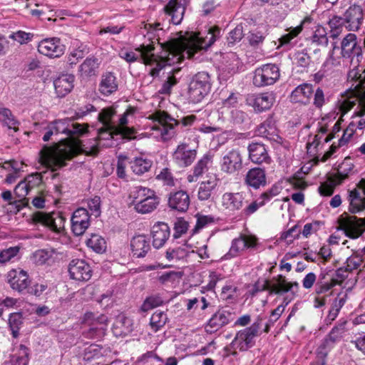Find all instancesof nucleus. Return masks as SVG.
Segmentation results:
<instances>
[{
  "label": "nucleus",
  "mask_w": 365,
  "mask_h": 365,
  "mask_svg": "<svg viewBox=\"0 0 365 365\" xmlns=\"http://www.w3.org/2000/svg\"><path fill=\"white\" fill-rule=\"evenodd\" d=\"M144 29L146 31L145 36L151 40V43L143 44L136 48L138 55L133 51L123 49L119 56L129 63L137 61L140 56L144 64L153 66L149 71L153 77L157 76L163 67L180 63L185 55L190 58L196 52L207 49L216 39L212 31H210L205 38L200 36L199 33L186 32L185 35L180 34L177 38L161 43L162 50L159 55L155 56L153 53L154 43H160V35L163 34V29L160 23L153 22L145 24Z\"/></svg>",
  "instance_id": "1"
},
{
  "label": "nucleus",
  "mask_w": 365,
  "mask_h": 365,
  "mask_svg": "<svg viewBox=\"0 0 365 365\" xmlns=\"http://www.w3.org/2000/svg\"><path fill=\"white\" fill-rule=\"evenodd\" d=\"M113 134H119L115 130V126L103 125L98 129V137L92 145L83 144L77 139L69 138L53 147L45 146L40 152V161L52 170H56L66 165V160L81 151L86 155H96L99 146L110 145L103 141L111 140Z\"/></svg>",
  "instance_id": "2"
},
{
  "label": "nucleus",
  "mask_w": 365,
  "mask_h": 365,
  "mask_svg": "<svg viewBox=\"0 0 365 365\" xmlns=\"http://www.w3.org/2000/svg\"><path fill=\"white\" fill-rule=\"evenodd\" d=\"M129 203L140 214H148L154 211L160 204L155 192L146 187L136 186L130 189Z\"/></svg>",
  "instance_id": "3"
},
{
  "label": "nucleus",
  "mask_w": 365,
  "mask_h": 365,
  "mask_svg": "<svg viewBox=\"0 0 365 365\" xmlns=\"http://www.w3.org/2000/svg\"><path fill=\"white\" fill-rule=\"evenodd\" d=\"M362 102H365V71L337 101L336 107L341 113V118L356 104L359 107Z\"/></svg>",
  "instance_id": "4"
},
{
  "label": "nucleus",
  "mask_w": 365,
  "mask_h": 365,
  "mask_svg": "<svg viewBox=\"0 0 365 365\" xmlns=\"http://www.w3.org/2000/svg\"><path fill=\"white\" fill-rule=\"evenodd\" d=\"M148 119L153 120L150 134L155 138L162 140H168L175 135V126L178 125L177 121L168 115L165 112L158 110L150 115Z\"/></svg>",
  "instance_id": "5"
},
{
  "label": "nucleus",
  "mask_w": 365,
  "mask_h": 365,
  "mask_svg": "<svg viewBox=\"0 0 365 365\" xmlns=\"http://www.w3.org/2000/svg\"><path fill=\"white\" fill-rule=\"evenodd\" d=\"M262 322V319L258 317L250 327L237 331L232 342V346L242 351L252 347L255 343V339L259 334Z\"/></svg>",
  "instance_id": "6"
},
{
  "label": "nucleus",
  "mask_w": 365,
  "mask_h": 365,
  "mask_svg": "<svg viewBox=\"0 0 365 365\" xmlns=\"http://www.w3.org/2000/svg\"><path fill=\"white\" fill-rule=\"evenodd\" d=\"M211 88L210 76L207 72H199L190 83L188 98L194 103L200 102Z\"/></svg>",
  "instance_id": "7"
},
{
  "label": "nucleus",
  "mask_w": 365,
  "mask_h": 365,
  "mask_svg": "<svg viewBox=\"0 0 365 365\" xmlns=\"http://www.w3.org/2000/svg\"><path fill=\"white\" fill-rule=\"evenodd\" d=\"M339 229L350 239H357L365 232V218L353 215H341L339 220Z\"/></svg>",
  "instance_id": "8"
},
{
  "label": "nucleus",
  "mask_w": 365,
  "mask_h": 365,
  "mask_svg": "<svg viewBox=\"0 0 365 365\" xmlns=\"http://www.w3.org/2000/svg\"><path fill=\"white\" fill-rule=\"evenodd\" d=\"M31 221L35 225H41L57 233L64 230L65 218L60 212H36L32 215Z\"/></svg>",
  "instance_id": "9"
},
{
  "label": "nucleus",
  "mask_w": 365,
  "mask_h": 365,
  "mask_svg": "<svg viewBox=\"0 0 365 365\" xmlns=\"http://www.w3.org/2000/svg\"><path fill=\"white\" fill-rule=\"evenodd\" d=\"M220 170L222 172L232 175L239 172L243 166V158L238 148L225 150L220 160Z\"/></svg>",
  "instance_id": "10"
},
{
  "label": "nucleus",
  "mask_w": 365,
  "mask_h": 365,
  "mask_svg": "<svg viewBox=\"0 0 365 365\" xmlns=\"http://www.w3.org/2000/svg\"><path fill=\"white\" fill-rule=\"evenodd\" d=\"M279 76V68L275 64H264L255 71L253 83L257 87L273 85Z\"/></svg>",
  "instance_id": "11"
},
{
  "label": "nucleus",
  "mask_w": 365,
  "mask_h": 365,
  "mask_svg": "<svg viewBox=\"0 0 365 365\" xmlns=\"http://www.w3.org/2000/svg\"><path fill=\"white\" fill-rule=\"evenodd\" d=\"M257 238L252 235H240L235 238L231 243L229 252L225 255V259H230L240 255L247 249H255L257 247Z\"/></svg>",
  "instance_id": "12"
},
{
  "label": "nucleus",
  "mask_w": 365,
  "mask_h": 365,
  "mask_svg": "<svg viewBox=\"0 0 365 365\" xmlns=\"http://www.w3.org/2000/svg\"><path fill=\"white\" fill-rule=\"evenodd\" d=\"M83 322L89 327L86 333L87 337H101L105 334L108 325V318L103 314L96 316L93 313H86L83 317Z\"/></svg>",
  "instance_id": "13"
},
{
  "label": "nucleus",
  "mask_w": 365,
  "mask_h": 365,
  "mask_svg": "<svg viewBox=\"0 0 365 365\" xmlns=\"http://www.w3.org/2000/svg\"><path fill=\"white\" fill-rule=\"evenodd\" d=\"M299 284L297 282H288L285 277L279 274L274 277L270 282L264 280L262 290H267L269 294H282L292 291L294 287L298 288Z\"/></svg>",
  "instance_id": "14"
},
{
  "label": "nucleus",
  "mask_w": 365,
  "mask_h": 365,
  "mask_svg": "<svg viewBox=\"0 0 365 365\" xmlns=\"http://www.w3.org/2000/svg\"><path fill=\"white\" fill-rule=\"evenodd\" d=\"M68 270L71 279L78 282L88 281L92 276V269L84 259H72L69 262Z\"/></svg>",
  "instance_id": "15"
},
{
  "label": "nucleus",
  "mask_w": 365,
  "mask_h": 365,
  "mask_svg": "<svg viewBox=\"0 0 365 365\" xmlns=\"http://www.w3.org/2000/svg\"><path fill=\"white\" fill-rule=\"evenodd\" d=\"M197 150L191 148L185 143L179 144L173 153V159L175 164L180 168L190 166L195 160Z\"/></svg>",
  "instance_id": "16"
},
{
  "label": "nucleus",
  "mask_w": 365,
  "mask_h": 365,
  "mask_svg": "<svg viewBox=\"0 0 365 365\" xmlns=\"http://www.w3.org/2000/svg\"><path fill=\"white\" fill-rule=\"evenodd\" d=\"M349 210L358 213L365 210V180H361L357 187L349 192Z\"/></svg>",
  "instance_id": "17"
},
{
  "label": "nucleus",
  "mask_w": 365,
  "mask_h": 365,
  "mask_svg": "<svg viewBox=\"0 0 365 365\" xmlns=\"http://www.w3.org/2000/svg\"><path fill=\"white\" fill-rule=\"evenodd\" d=\"M340 54L342 57L347 59H352L354 56L361 55L362 50L358 42L357 36L355 34H347L341 41Z\"/></svg>",
  "instance_id": "18"
},
{
  "label": "nucleus",
  "mask_w": 365,
  "mask_h": 365,
  "mask_svg": "<svg viewBox=\"0 0 365 365\" xmlns=\"http://www.w3.org/2000/svg\"><path fill=\"white\" fill-rule=\"evenodd\" d=\"M90 215L85 208H78L71 217V230L76 236L82 235L90 226Z\"/></svg>",
  "instance_id": "19"
},
{
  "label": "nucleus",
  "mask_w": 365,
  "mask_h": 365,
  "mask_svg": "<svg viewBox=\"0 0 365 365\" xmlns=\"http://www.w3.org/2000/svg\"><path fill=\"white\" fill-rule=\"evenodd\" d=\"M38 51L43 55L57 58L64 53L65 46L58 38H46L39 42Z\"/></svg>",
  "instance_id": "20"
},
{
  "label": "nucleus",
  "mask_w": 365,
  "mask_h": 365,
  "mask_svg": "<svg viewBox=\"0 0 365 365\" xmlns=\"http://www.w3.org/2000/svg\"><path fill=\"white\" fill-rule=\"evenodd\" d=\"M136 108L129 107L124 113L120 117L118 122L115 125V130L124 138H132L135 132L133 128L128 127L127 125L131 123L135 118Z\"/></svg>",
  "instance_id": "21"
},
{
  "label": "nucleus",
  "mask_w": 365,
  "mask_h": 365,
  "mask_svg": "<svg viewBox=\"0 0 365 365\" xmlns=\"http://www.w3.org/2000/svg\"><path fill=\"white\" fill-rule=\"evenodd\" d=\"M247 102L255 111L262 112L269 110L275 102V96L272 92L253 94L248 97Z\"/></svg>",
  "instance_id": "22"
},
{
  "label": "nucleus",
  "mask_w": 365,
  "mask_h": 365,
  "mask_svg": "<svg viewBox=\"0 0 365 365\" xmlns=\"http://www.w3.org/2000/svg\"><path fill=\"white\" fill-rule=\"evenodd\" d=\"M245 197L242 192H225L220 198L222 208L228 212H235L244 206Z\"/></svg>",
  "instance_id": "23"
},
{
  "label": "nucleus",
  "mask_w": 365,
  "mask_h": 365,
  "mask_svg": "<svg viewBox=\"0 0 365 365\" xmlns=\"http://www.w3.org/2000/svg\"><path fill=\"white\" fill-rule=\"evenodd\" d=\"M41 183V176L40 174L30 175L18 183L15 187L14 194L20 200H25L29 191L38 186Z\"/></svg>",
  "instance_id": "24"
},
{
  "label": "nucleus",
  "mask_w": 365,
  "mask_h": 365,
  "mask_svg": "<svg viewBox=\"0 0 365 365\" xmlns=\"http://www.w3.org/2000/svg\"><path fill=\"white\" fill-rule=\"evenodd\" d=\"M170 235V230L167 223L163 222L155 223L151 228L153 247L156 249L162 247L168 240Z\"/></svg>",
  "instance_id": "25"
},
{
  "label": "nucleus",
  "mask_w": 365,
  "mask_h": 365,
  "mask_svg": "<svg viewBox=\"0 0 365 365\" xmlns=\"http://www.w3.org/2000/svg\"><path fill=\"white\" fill-rule=\"evenodd\" d=\"M11 287L18 292L25 290L30 284L27 272L23 269H11L7 274Z\"/></svg>",
  "instance_id": "26"
},
{
  "label": "nucleus",
  "mask_w": 365,
  "mask_h": 365,
  "mask_svg": "<svg viewBox=\"0 0 365 365\" xmlns=\"http://www.w3.org/2000/svg\"><path fill=\"white\" fill-rule=\"evenodd\" d=\"M118 89V81L115 74L110 71L104 72L98 84V91L104 96H109Z\"/></svg>",
  "instance_id": "27"
},
{
  "label": "nucleus",
  "mask_w": 365,
  "mask_h": 365,
  "mask_svg": "<svg viewBox=\"0 0 365 365\" xmlns=\"http://www.w3.org/2000/svg\"><path fill=\"white\" fill-rule=\"evenodd\" d=\"M190 203V196L185 191L179 190L169 195L168 207L171 210L185 212L187 210Z\"/></svg>",
  "instance_id": "28"
},
{
  "label": "nucleus",
  "mask_w": 365,
  "mask_h": 365,
  "mask_svg": "<svg viewBox=\"0 0 365 365\" xmlns=\"http://www.w3.org/2000/svg\"><path fill=\"white\" fill-rule=\"evenodd\" d=\"M363 21V11L360 6H350L344 13V21L348 31H356L359 29Z\"/></svg>",
  "instance_id": "29"
},
{
  "label": "nucleus",
  "mask_w": 365,
  "mask_h": 365,
  "mask_svg": "<svg viewBox=\"0 0 365 365\" xmlns=\"http://www.w3.org/2000/svg\"><path fill=\"white\" fill-rule=\"evenodd\" d=\"M70 120L68 119H59L53 121L51 127L56 133H65L68 135L71 134L82 135L87 130V128L83 125L75 123L72 125L73 129L68 128Z\"/></svg>",
  "instance_id": "30"
},
{
  "label": "nucleus",
  "mask_w": 365,
  "mask_h": 365,
  "mask_svg": "<svg viewBox=\"0 0 365 365\" xmlns=\"http://www.w3.org/2000/svg\"><path fill=\"white\" fill-rule=\"evenodd\" d=\"M245 183L248 187L258 189L266 185V173L260 168L250 169L245 175Z\"/></svg>",
  "instance_id": "31"
},
{
  "label": "nucleus",
  "mask_w": 365,
  "mask_h": 365,
  "mask_svg": "<svg viewBox=\"0 0 365 365\" xmlns=\"http://www.w3.org/2000/svg\"><path fill=\"white\" fill-rule=\"evenodd\" d=\"M249 158L255 164L269 163L271 158L263 144L253 143L248 146Z\"/></svg>",
  "instance_id": "32"
},
{
  "label": "nucleus",
  "mask_w": 365,
  "mask_h": 365,
  "mask_svg": "<svg viewBox=\"0 0 365 365\" xmlns=\"http://www.w3.org/2000/svg\"><path fill=\"white\" fill-rule=\"evenodd\" d=\"M130 247L133 256L144 257L150 250L149 239L145 235H135L131 239Z\"/></svg>",
  "instance_id": "33"
},
{
  "label": "nucleus",
  "mask_w": 365,
  "mask_h": 365,
  "mask_svg": "<svg viewBox=\"0 0 365 365\" xmlns=\"http://www.w3.org/2000/svg\"><path fill=\"white\" fill-rule=\"evenodd\" d=\"M74 78L73 75L64 74L54 80L53 86L58 97L63 98L71 91L73 88Z\"/></svg>",
  "instance_id": "34"
},
{
  "label": "nucleus",
  "mask_w": 365,
  "mask_h": 365,
  "mask_svg": "<svg viewBox=\"0 0 365 365\" xmlns=\"http://www.w3.org/2000/svg\"><path fill=\"white\" fill-rule=\"evenodd\" d=\"M185 8L178 0H169L164 7L165 13L170 17V21L175 25H178L183 19Z\"/></svg>",
  "instance_id": "35"
},
{
  "label": "nucleus",
  "mask_w": 365,
  "mask_h": 365,
  "mask_svg": "<svg viewBox=\"0 0 365 365\" xmlns=\"http://www.w3.org/2000/svg\"><path fill=\"white\" fill-rule=\"evenodd\" d=\"M313 94V87L309 83H302L292 92L290 99L292 102L307 104Z\"/></svg>",
  "instance_id": "36"
},
{
  "label": "nucleus",
  "mask_w": 365,
  "mask_h": 365,
  "mask_svg": "<svg viewBox=\"0 0 365 365\" xmlns=\"http://www.w3.org/2000/svg\"><path fill=\"white\" fill-rule=\"evenodd\" d=\"M219 182L215 174L207 175L206 178L202 181L198 190V198L200 200H206L209 199L215 189Z\"/></svg>",
  "instance_id": "37"
},
{
  "label": "nucleus",
  "mask_w": 365,
  "mask_h": 365,
  "mask_svg": "<svg viewBox=\"0 0 365 365\" xmlns=\"http://www.w3.org/2000/svg\"><path fill=\"white\" fill-rule=\"evenodd\" d=\"M229 313L224 312H216L208 321L205 329L207 332L214 333L230 322Z\"/></svg>",
  "instance_id": "38"
},
{
  "label": "nucleus",
  "mask_w": 365,
  "mask_h": 365,
  "mask_svg": "<svg viewBox=\"0 0 365 365\" xmlns=\"http://www.w3.org/2000/svg\"><path fill=\"white\" fill-rule=\"evenodd\" d=\"M212 162V157L210 154L204 155L196 163L193 168V173L192 175L187 176V180L190 182L196 181L198 178L207 170L209 165Z\"/></svg>",
  "instance_id": "39"
},
{
  "label": "nucleus",
  "mask_w": 365,
  "mask_h": 365,
  "mask_svg": "<svg viewBox=\"0 0 365 365\" xmlns=\"http://www.w3.org/2000/svg\"><path fill=\"white\" fill-rule=\"evenodd\" d=\"M349 125L355 132L357 130H365V102L360 103L359 107L356 108L351 115Z\"/></svg>",
  "instance_id": "40"
},
{
  "label": "nucleus",
  "mask_w": 365,
  "mask_h": 365,
  "mask_svg": "<svg viewBox=\"0 0 365 365\" xmlns=\"http://www.w3.org/2000/svg\"><path fill=\"white\" fill-rule=\"evenodd\" d=\"M99 63L95 58H87L79 67V74L82 78L87 79L98 73Z\"/></svg>",
  "instance_id": "41"
},
{
  "label": "nucleus",
  "mask_w": 365,
  "mask_h": 365,
  "mask_svg": "<svg viewBox=\"0 0 365 365\" xmlns=\"http://www.w3.org/2000/svg\"><path fill=\"white\" fill-rule=\"evenodd\" d=\"M129 164L130 169L134 174L141 175L150 169L153 162L148 158L139 156L130 160Z\"/></svg>",
  "instance_id": "42"
},
{
  "label": "nucleus",
  "mask_w": 365,
  "mask_h": 365,
  "mask_svg": "<svg viewBox=\"0 0 365 365\" xmlns=\"http://www.w3.org/2000/svg\"><path fill=\"white\" fill-rule=\"evenodd\" d=\"M354 169V164L349 159H344L343 162L339 165L336 172L331 174L341 185L349 178V175L352 173Z\"/></svg>",
  "instance_id": "43"
},
{
  "label": "nucleus",
  "mask_w": 365,
  "mask_h": 365,
  "mask_svg": "<svg viewBox=\"0 0 365 365\" xmlns=\"http://www.w3.org/2000/svg\"><path fill=\"white\" fill-rule=\"evenodd\" d=\"M190 253H194L187 245H182L174 248H169L165 252V257L168 261H177L184 259L189 256Z\"/></svg>",
  "instance_id": "44"
},
{
  "label": "nucleus",
  "mask_w": 365,
  "mask_h": 365,
  "mask_svg": "<svg viewBox=\"0 0 365 365\" xmlns=\"http://www.w3.org/2000/svg\"><path fill=\"white\" fill-rule=\"evenodd\" d=\"M131 320L124 316L116 318L113 325V332L116 336H125L131 331Z\"/></svg>",
  "instance_id": "45"
},
{
  "label": "nucleus",
  "mask_w": 365,
  "mask_h": 365,
  "mask_svg": "<svg viewBox=\"0 0 365 365\" xmlns=\"http://www.w3.org/2000/svg\"><path fill=\"white\" fill-rule=\"evenodd\" d=\"M258 132L264 138L275 140L278 138V131L272 118H268L258 128Z\"/></svg>",
  "instance_id": "46"
},
{
  "label": "nucleus",
  "mask_w": 365,
  "mask_h": 365,
  "mask_svg": "<svg viewBox=\"0 0 365 365\" xmlns=\"http://www.w3.org/2000/svg\"><path fill=\"white\" fill-rule=\"evenodd\" d=\"M0 121L9 129L13 130L15 132L19 130V123L9 108H0Z\"/></svg>",
  "instance_id": "47"
},
{
  "label": "nucleus",
  "mask_w": 365,
  "mask_h": 365,
  "mask_svg": "<svg viewBox=\"0 0 365 365\" xmlns=\"http://www.w3.org/2000/svg\"><path fill=\"white\" fill-rule=\"evenodd\" d=\"M29 362V349L24 345H20L16 352L11 356L6 365H27Z\"/></svg>",
  "instance_id": "48"
},
{
  "label": "nucleus",
  "mask_w": 365,
  "mask_h": 365,
  "mask_svg": "<svg viewBox=\"0 0 365 365\" xmlns=\"http://www.w3.org/2000/svg\"><path fill=\"white\" fill-rule=\"evenodd\" d=\"M340 185L341 184L338 183L337 180L331 175H329L327 180L321 182L319 186V193L322 196L329 197L334 193L335 187Z\"/></svg>",
  "instance_id": "49"
},
{
  "label": "nucleus",
  "mask_w": 365,
  "mask_h": 365,
  "mask_svg": "<svg viewBox=\"0 0 365 365\" xmlns=\"http://www.w3.org/2000/svg\"><path fill=\"white\" fill-rule=\"evenodd\" d=\"M86 245L97 253H103L106 250V242L104 238L97 234H92L86 240Z\"/></svg>",
  "instance_id": "50"
},
{
  "label": "nucleus",
  "mask_w": 365,
  "mask_h": 365,
  "mask_svg": "<svg viewBox=\"0 0 365 365\" xmlns=\"http://www.w3.org/2000/svg\"><path fill=\"white\" fill-rule=\"evenodd\" d=\"M336 48H338V47L334 46L330 51L329 57L323 64V69L325 71H331L332 69L340 66L342 60L346 59L344 57H342L341 54H340V56L334 55Z\"/></svg>",
  "instance_id": "51"
},
{
  "label": "nucleus",
  "mask_w": 365,
  "mask_h": 365,
  "mask_svg": "<svg viewBox=\"0 0 365 365\" xmlns=\"http://www.w3.org/2000/svg\"><path fill=\"white\" fill-rule=\"evenodd\" d=\"M323 138V136L317 134L313 137H309L307 144L308 153L315 155L316 153L319 151L322 148L324 144L327 143L324 142Z\"/></svg>",
  "instance_id": "52"
},
{
  "label": "nucleus",
  "mask_w": 365,
  "mask_h": 365,
  "mask_svg": "<svg viewBox=\"0 0 365 365\" xmlns=\"http://www.w3.org/2000/svg\"><path fill=\"white\" fill-rule=\"evenodd\" d=\"M304 21L305 20L302 21L300 25L294 28L290 29L289 30H288V33L282 35L278 40L279 42L278 48L279 46L288 44L294 38L297 37L302 32L303 29V24L304 23Z\"/></svg>",
  "instance_id": "53"
},
{
  "label": "nucleus",
  "mask_w": 365,
  "mask_h": 365,
  "mask_svg": "<svg viewBox=\"0 0 365 365\" xmlns=\"http://www.w3.org/2000/svg\"><path fill=\"white\" fill-rule=\"evenodd\" d=\"M326 274H321L319 276V280L316 284L315 292L317 294H324L330 290L333 287L337 284V282L330 279L329 281H325Z\"/></svg>",
  "instance_id": "54"
},
{
  "label": "nucleus",
  "mask_w": 365,
  "mask_h": 365,
  "mask_svg": "<svg viewBox=\"0 0 365 365\" xmlns=\"http://www.w3.org/2000/svg\"><path fill=\"white\" fill-rule=\"evenodd\" d=\"M167 319L168 318L165 313L156 311L151 316L150 324L152 329L155 331H157L165 324Z\"/></svg>",
  "instance_id": "55"
},
{
  "label": "nucleus",
  "mask_w": 365,
  "mask_h": 365,
  "mask_svg": "<svg viewBox=\"0 0 365 365\" xmlns=\"http://www.w3.org/2000/svg\"><path fill=\"white\" fill-rule=\"evenodd\" d=\"M20 251L19 246L10 247L0 251V264H5L11 262L13 259L18 256Z\"/></svg>",
  "instance_id": "56"
},
{
  "label": "nucleus",
  "mask_w": 365,
  "mask_h": 365,
  "mask_svg": "<svg viewBox=\"0 0 365 365\" xmlns=\"http://www.w3.org/2000/svg\"><path fill=\"white\" fill-rule=\"evenodd\" d=\"M301 231L297 225L293 226L288 230L281 234L280 240L284 241L287 244L292 243L296 239H298Z\"/></svg>",
  "instance_id": "57"
},
{
  "label": "nucleus",
  "mask_w": 365,
  "mask_h": 365,
  "mask_svg": "<svg viewBox=\"0 0 365 365\" xmlns=\"http://www.w3.org/2000/svg\"><path fill=\"white\" fill-rule=\"evenodd\" d=\"M22 324V317L19 313L11 314L9 319V325L14 338L19 336V330Z\"/></svg>",
  "instance_id": "58"
},
{
  "label": "nucleus",
  "mask_w": 365,
  "mask_h": 365,
  "mask_svg": "<svg viewBox=\"0 0 365 365\" xmlns=\"http://www.w3.org/2000/svg\"><path fill=\"white\" fill-rule=\"evenodd\" d=\"M88 52V49L86 46L81 45L77 48L73 49L68 56V62L70 65H75L84 57L85 54Z\"/></svg>",
  "instance_id": "59"
},
{
  "label": "nucleus",
  "mask_w": 365,
  "mask_h": 365,
  "mask_svg": "<svg viewBox=\"0 0 365 365\" xmlns=\"http://www.w3.org/2000/svg\"><path fill=\"white\" fill-rule=\"evenodd\" d=\"M195 217L197 219V222L194 229L192 230L194 233L198 232L202 228L214 223L215 222L214 217L211 215H203L198 213L195 215Z\"/></svg>",
  "instance_id": "60"
},
{
  "label": "nucleus",
  "mask_w": 365,
  "mask_h": 365,
  "mask_svg": "<svg viewBox=\"0 0 365 365\" xmlns=\"http://www.w3.org/2000/svg\"><path fill=\"white\" fill-rule=\"evenodd\" d=\"M156 179L161 181L165 185L174 186L175 179L170 170L167 168H163L156 175Z\"/></svg>",
  "instance_id": "61"
},
{
  "label": "nucleus",
  "mask_w": 365,
  "mask_h": 365,
  "mask_svg": "<svg viewBox=\"0 0 365 365\" xmlns=\"http://www.w3.org/2000/svg\"><path fill=\"white\" fill-rule=\"evenodd\" d=\"M24 163L23 162H19L14 160L5 161L1 164V168L3 169L17 175H19V173L24 171Z\"/></svg>",
  "instance_id": "62"
},
{
  "label": "nucleus",
  "mask_w": 365,
  "mask_h": 365,
  "mask_svg": "<svg viewBox=\"0 0 365 365\" xmlns=\"http://www.w3.org/2000/svg\"><path fill=\"white\" fill-rule=\"evenodd\" d=\"M51 257V255L48 251L39 250L33 254L31 259L36 265H42L46 264Z\"/></svg>",
  "instance_id": "63"
},
{
  "label": "nucleus",
  "mask_w": 365,
  "mask_h": 365,
  "mask_svg": "<svg viewBox=\"0 0 365 365\" xmlns=\"http://www.w3.org/2000/svg\"><path fill=\"white\" fill-rule=\"evenodd\" d=\"M310 61V56L304 51H298L293 56V62L297 66L306 68L309 65Z\"/></svg>",
  "instance_id": "64"
}]
</instances>
